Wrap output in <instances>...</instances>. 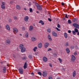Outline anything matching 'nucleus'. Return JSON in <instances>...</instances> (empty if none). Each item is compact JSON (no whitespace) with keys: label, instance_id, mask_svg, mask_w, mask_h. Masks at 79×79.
<instances>
[{"label":"nucleus","instance_id":"1","mask_svg":"<svg viewBox=\"0 0 79 79\" xmlns=\"http://www.w3.org/2000/svg\"><path fill=\"white\" fill-rule=\"evenodd\" d=\"M35 5L37 7V9L39 10H42V8L41 6L38 4V3H35Z\"/></svg>","mask_w":79,"mask_h":79},{"label":"nucleus","instance_id":"2","mask_svg":"<svg viewBox=\"0 0 79 79\" xmlns=\"http://www.w3.org/2000/svg\"><path fill=\"white\" fill-rule=\"evenodd\" d=\"M73 25L77 29H79V25L78 24L74 23L73 24Z\"/></svg>","mask_w":79,"mask_h":79},{"label":"nucleus","instance_id":"3","mask_svg":"<svg viewBox=\"0 0 79 79\" xmlns=\"http://www.w3.org/2000/svg\"><path fill=\"white\" fill-rule=\"evenodd\" d=\"M47 76V72L46 71H44L43 73V76L44 77H46Z\"/></svg>","mask_w":79,"mask_h":79},{"label":"nucleus","instance_id":"4","mask_svg":"<svg viewBox=\"0 0 79 79\" xmlns=\"http://www.w3.org/2000/svg\"><path fill=\"white\" fill-rule=\"evenodd\" d=\"M24 20L25 21L27 22L29 21V17L28 16H26L24 18Z\"/></svg>","mask_w":79,"mask_h":79},{"label":"nucleus","instance_id":"5","mask_svg":"<svg viewBox=\"0 0 79 79\" xmlns=\"http://www.w3.org/2000/svg\"><path fill=\"white\" fill-rule=\"evenodd\" d=\"M76 60V58L73 55H72V58L71 59V60L72 61H74V60Z\"/></svg>","mask_w":79,"mask_h":79},{"label":"nucleus","instance_id":"6","mask_svg":"<svg viewBox=\"0 0 79 79\" xmlns=\"http://www.w3.org/2000/svg\"><path fill=\"white\" fill-rule=\"evenodd\" d=\"M21 50V52L22 53H24V52H25L26 51V48L25 47L23 48L20 49Z\"/></svg>","mask_w":79,"mask_h":79},{"label":"nucleus","instance_id":"7","mask_svg":"<svg viewBox=\"0 0 79 79\" xmlns=\"http://www.w3.org/2000/svg\"><path fill=\"white\" fill-rule=\"evenodd\" d=\"M49 45V43L48 42L45 43L44 44V47L47 48L48 47V45Z\"/></svg>","mask_w":79,"mask_h":79},{"label":"nucleus","instance_id":"8","mask_svg":"<svg viewBox=\"0 0 79 79\" xmlns=\"http://www.w3.org/2000/svg\"><path fill=\"white\" fill-rule=\"evenodd\" d=\"M31 40L32 42H35L37 40V39L36 38L34 37H32L31 39Z\"/></svg>","mask_w":79,"mask_h":79},{"label":"nucleus","instance_id":"9","mask_svg":"<svg viewBox=\"0 0 79 79\" xmlns=\"http://www.w3.org/2000/svg\"><path fill=\"white\" fill-rule=\"evenodd\" d=\"M19 71L20 74H23V69L21 68L19 69Z\"/></svg>","mask_w":79,"mask_h":79},{"label":"nucleus","instance_id":"10","mask_svg":"<svg viewBox=\"0 0 79 79\" xmlns=\"http://www.w3.org/2000/svg\"><path fill=\"white\" fill-rule=\"evenodd\" d=\"M43 61L44 62H47L48 61V59L46 57H44L43 58Z\"/></svg>","mask_w":79,"mask_h":79},{"label":"nucleus","instance_id":"11","mask_svg":"<svg viewBox=\"0 0 79 79\" xmlns=\"http://www.w3.org/2000/svg\"><path fill=\"white\" fill-rule=\"evenodd\" d=\"M27 67V62H26L25 63L24 65L23 66V68L24 69H26V68Z\"/></svg>","mask_w":79,"mask_h":79},{"label":"nucleus","instance_id":"12","mask_svg":"<svg viewBox=\"0 0 79 79\" xmlns=\"http://www.w3.org/2000/svg\"><path fill=\"white\" fill-rule=\"evenodd\" d=\"M52 34L53 35V36H54V37H57L58 36V35H57V34H56V33H55V32L53 31L52 32Z\"/></svg>","mask_w":79,"mask_h":79},{"label":"nucleus","instance_id":"13","mask_svg":"<svg viewBox=\"0 0 79 79\" xmlns=\"http://www.w3.org/2000/svg\"><path fill=\"white\" fill-rule=\"evenodd\" d=\"M10 40H7L6 41V44H10Z\"/></svg>","mask_w":79,"mask_h":79},{"label":"nucleus","instance_id":"14","mask_svg":"<svg viewBox=\"0 0 79 79\" xmlns=\"http://www.w3.org/2000/svg\"><path fill=\"white\" fill-rule=\"evenodd\" d=\"M48 39L50 41H52V38L51 37V36L50 35H48Z\"/></svg>","mask_w":79,"mask_h":79},{"label":"nucleus","instance_id":"15","mask_svg":"<svg viewBox=\"0 0 79 79\" xmlns=\"http://www.w3.org/2000/svg\"><path fill=\"white\" fill-rule=\"evenodd\" d=\"M13 32H16V33H17L18 32V29L16 28H13Z\"/></svg>","mask_w":79,"mask_h":79},{"label":"nucleus","instance_id":"16","mask_svg":"<svg viewBox=\"0 0 79 79\" xmlns=\"http://www.w3.org/2000/svg\"><path fill=\"white\" fill-rule=\"evenodd\" d=\"M42 44L41 43H40L38 44V48H42Z\"/></svg>","mask_w":79,"mask_h":79},{"label":"nucleus","instance_id":"17","mask_svg":"<svg viewBox=\"0 0 79 79\" xmlns=\"http://www.w3.org/2000/svg\"><path fill=\"white\" fill-rule=\"evenodd\" d=\"M24 45L23 44H20L19 45V49H21V48H24Z\"/></svg>","mask_w":79,"mask_h":79},{"label":"nucleus","instance_id":"18","mask_svg":"<svg viewBox=\"0 0 79 79\" xmlns=\"http://www.w3.org/2000/svg\"><path fill=\"white\" fill-rule=\"evenodd\" d=\"M6 28L7 30H8V31H10V26H9L8 25H6Z\"/></svg>","mask_w":79,"mask_h":79},{"label":"nucleus","instance_id":"19","mask_svg":"<svg viewBox=\"0 0 79 79\" xmlns=\"http://www.w3.org/2000/svg\"><path fill=\"white\" fill-rule=\"evenodd\" d=\"M76 76V71H74L73 74V76L74 77H75Z\"/></svg>","mask_w":79,"mask_h":79},{"label":"nucleus","instance_id":"20","mask_svg":"<svg viewBox=\"0 0 79 79\" xmlns=\"http://www.w3.org/2000/svg\"><path fill=\"white\" fill-rule=\"evenodd\" d=\"M16 9L17 10H21V7L19 5H17L16 6Z\"/></svg>","mask_w":79,"mask_h":79},{"label":"nucleus","instance_id":"21","mask_svg":"<svg viewBox=\"0 0 79 79\" xmlns=\"http://www.w3.org/2000/svg\"><path fill=\"white\" fill-rule=\"evenodd\" d=\"M33 26H30L29 31H32V30H33Z\"/></svg>","mask_w":79,"mask_h":79},{"label":"nucleus","instance_id":"22","mask_svg":"<svg viewBox=\"0 0 79 79\" xmlns=\"http://www.w3.org/2000/svg\"><path fill=\"white\" fill-rule=\"evenodd\" d=\"M66 52L67 53L69 54L70 52V51L69 50V48H66Z\"/></svg>","mask_w":79,"mask_h":79},{"label":"nucleus","instance_id":"23","mask_svg":"<svg viewBox=\"0 0 79 79\" xmlns=\"http://www.w3.org/2000/svg\"><path fill=\"white\" fill-rule=\"evenodd\" d=\"M1 8L2 10H5V6L4 5H1Z\"/></svg>","mask_w":79,"mask_h":79},{"label":"nucleus","instance_id":"24","mask_svg":"<svg viewBox=\"0 0 79 79\" xmlns=\"http://www.w3.org/2000/svg\"><path fill=\"white\" fill-rule=\"evenodd\" d=\"M64 35L65 38H67L68 37V34L66 33H64Z\"/></svg>","mask_w":79,"mask_h":79},{"label":"nucleus","instance_id":"25","mask_svg":"<svg viewBox=\"0 0 79 79\" xmlns=\"http://www.w3.org/2000/svg\"><path fill=\"white\" fill-rule=\"evenodd\" d=\"M3 73H6V67H4L3 68Z\"/></svg>","mask_w":79,"mask_h":79},{"label":"nucleus","instance_id":"26","mask_svg":"<svg viewBox=\"0 0 79 79\" xmlns=\"http://www.w3.org/2000/svg\"><path fill=\"white\" fill-rule=\"evenodd\" d=\"M37 47H35L34 48L33 50L34 52H36V50H37Z\"/></svg>","mask_w":79,"mask_h":79},{"label":"nucleus","instance_id":"27","mask_svg":"<svg viewBox=\"0 0 79 79\" xmlns=\"http://www.w3.org/2000/svg\"><path fill=\"white\" fill-rule=\"evenodd\" d=\"M27 57L26 56H25L24 57H22V59L23 60H26L27 59Z\"/></svg>","mask_w":79,"mask_h":79},{"label":"nucleus","instance_id":"28","mask_svg":"<svg viewBox=\"0 0 79 79\" xmlns=\"http://www.w3.org/2000/svg\"><path fill=\"white\" fill-rule=\"evenodd\" d=\"M47 32H49V33L51 32V30L50 29L48 28V29H47Z\"/></svg>","mask_w":79,"mask_h":79},{"label":"nucleus","instance_id":"29","mask_svg":"<svg viewBox=\"0 0 79 79\" xmlns=\"http://www.w3.org/2000/svg\"><path fill=\"white\" fill-rule=\"evenodd\" d=\"M14 19H15V20H17L18 18L16 16H15L14 17Z\"/></svg>","mask_w":79,"mask_h":79},{"label":"nucleus","instance_id":"30","mask_svg":"<svg viewBox=\"0 0 79 79\" xmlns=\"http://www.w3.org/2000/svg\"><path fill=\"white\" fill-rule=\"evenodd\" d=\"M74 31L76 32L77 33L78 32V29H77V28H75L74 29Z\"/></svg>","mask_w":79,"mask_h":79},{"label":"nucleus","instance_id":"31","mask_svg":"<svg viewBox=\"0 0 79 79\" xmlns=\"http://www.w3.org/2000/svg\"><path fill=\"white\" fill-rule=\"evenodd\" d=\"M28 57L30 59H32V56L31 55H29L28 56Z\"/></svg>","mask_w":79,"mask_h":79},{"label":"nucleus","instance_id":"32","mask_svg":"<svg viewBox=\"0 0 79 79\" xmlns=\"http://www.w3.org/2000/svg\"><path fill=\"white\" fill-rule=\"evenodd\" d=\"M59 60L60 63H61V62H62V61H63L62 59H61V58H59Z\"/></svg>","mask_w":79,"mask_h":79},{"label":"nucleus","instance_id":"33","mask_svg":"<svg viewBox=\"0 0 79 79\" xmlns=\"http://www.w3.org/2000/svg\"><path fill=\"white\" fill-rule=\"evenodd\" d=\"M72 32L73 33V35H76V32L74 31H72Z\"/></svg>","mask_w":79,"mask_h":79},{"label":"nucleus","instance_id":"34","mask_svg":"<svg viewBox=\"0 0 79 79\" xmlns=\"http://www.w3.org/2000/svg\"><path fill=\"white\" fill-rule=\"evenodd\" d=\"M73 22H75L76 21H77V19L76 18H75L73 20Z\"/></svg>","mask_w":79,"mask_h":79},{"label":"nucleus","instance_id":"35","mask_svg":"<svg viewBox=\"0 0 79 79\" xmlns=\"http://www.w3.org/2000/svg\"><path fill=\"white\" fill-rule=\"evenodd\" d=\"M68 23L69 24L71 23V20H70V19L68 20Z\"/></svg>","mask_w":79,"mask_h":79},{"label":"nucleus","instance_id":"36","mask_svg":"<svg viewBox=\"0 0 79 79\" xmlns=\"http://www.w3.org/2000/svg\"><path fill=\"white\" fill-rule=\"evenodd\" d=\"M2 5H4V6L5 5V2H2Z\"/></svg>","mask_w":79,"mask_h":79},{"label":"nucleus","instance_id":"37","mask_svg":"<svg viewBox=\"0 0 79 79\" xmlns=\"http://www.w3.org/2000/svg\"><path fill=\"white\" fill-rule=\"evenodd\" d=\"M65 46L66 47H68L69 46L68 43H66L65 44Z\"/></svg>","mask_w":79,"mask_h":79},{"label":"nucleus","instance_id":"38","mask_svg":"<svg viewBox=\"0 0 79 79\" xmlns=\"http://www.w3.org/2000/svg\"><path fill=\"white\" fill-rule=\"evenodd\" d=\"M38 74H39V75H40V76H41L42 75V73H41V72H38Z\"/></svg>","mask_w":79,"mask_h":79},{"label":"nucleus","instance_id":"39","mask_svg":"<svg viewBox=\"0 0 79 79\" xmlns=\"http://www.w3.org/2000/svg\"><path fill=\"white\" fill-rule=\"evenodd\" d=\"M29 35V34H28V33H27L25 35V36L26 37H28V36Z\"/></svg>","mask_w":79,"mask_h":79},{"label":"nucleus","instance_id":"40","mask_svg":"<svg viewBox=\"0 0 79 79\" xmlns=\"http://www.w3.org/2000/svg\"><path fill=\"white\" fill-rule=\"evenodd\" d=\"M56 29L58 31H60V29H59V28H58L56 27Z\"/></svg>","mask_w":79,"mask_h":79},{"label":"nucleus","instance_id":"41","mask_svg":"<svg viewBox=\"0 0 79 79\" xmlns=\"http://www.w3.org/2000/svg\"><path fill=\"white\" fill-rule=\"evenodd\" d=\"M57 27H58V28H60V25L59 24H57Z\"/></svg>","mask_w":79,"mask_h":79},{"label":"nucleus","instance_id":"42","mask_svg":"<svg viewBox=\"0 0 79 79\" xmlns=\"http://www.w3.org/2000/svg\"><path fill=\"white\" fill-rule=\"evenodd\" d=\"M51 50H52V49H51V48H49L48 50V52H49V51H51Z\"/></svg>","mask_w":79,"mask_h":79},{"label":"nucleus","instance_id":"43","mask_svg":"<svg viewBox=\"0 0 79 79\" xmlns=\"http://www.w3.org/2000/svg\"><path fill=\"white\" fill-rule=\"evenodd\" d=\"M30 11L31 12L32 11V8H30Z\"/></svg>","mask_w":79,"mask_h":79},{"label":"nucleus","instance_id":"44","mask_svg":"<svg viewBox=\"0 0 79 79\" xmlns=\"http://www.w3.org/2000/svg\"><path fill=\"white\" fill-rule=\"evenodd\" d=\"M74 55H77V52H74Z\"/></svg>","mask_w":79,"mask_h":79},{"label":"nucleus","instance_id":"45","mask_svg":"<svg viewBox=\"0 0 79 79\" xmlns=\"http://www.w3.org/2000/svg\"><path fill=\"white\" fill-rule=\"evenodd\" d=\"M61 4L62 6H64V3L63 2H61Z\"/></svg>","mask_w":79,"mask_h":79},{"label":"nucleus","instance_id":"46","mask_svg":"<svg viewBox=\"0 0 79 79\" xmlns=\"http://www.w3.org/2000/svg\"><path fill=\"white\" fill-rule=\"evenodd\" d=\"M48 79H53V78H52V77H48Z\"/></svg>","mask_w":79,"mask_h":79},{"label":"nucleus","instance_id":"47","mask_svg":"<svg viewBox=\"0 0 79 79\" xmlns=\"http://www.w3.org/2000/svg\"><path fill=\"white\" fill-rule=\"evenodd\" d=\"M10 4H13V1H10Z\"/></svg>","mask_w":79,"mask_h":79},{"label":"nucleus","instance_id":"48","mask_svg":"<svg viewBox=\"0 0 79 79\" xmlns=\"http://www.w3.org/2000/svg\"><path fill=\"white\" fill-rule=\"evenodd\" d=\"M42 22H43V21L42 20H40V21L39 22V23H42Z\"/></svg>","mask_w":79,"mask_h":79},{"label":"nucleus","instance_id":"49","mask_svg":"<svg viewBox=\"0 0 79 79\" xmlns=\"http://www.w3.org/2000/svg\"><path fill=\"white\" fill-rule=\"evenodd\" d=\"M48 21H49L51 22L52 21V19H50V18H48Z\"/></svg>","mask_w":79,"mask_h":79},{"label":"nucleus","instance_id":"50","mask_svg":"<svg viewBox=\"0 0 79 79\" xmlns=\"http://www.w3.org/2000/svg\"><path fill=\"white\" fill-rule=\"evenodd\" d=\"M23 30H25L26 28L24 27H23L22 28Z\"/></svg>","mask_w":79,"mask_h":79},{"label":"nucleus","instance_id":"51","mask_svg":"<svg viewBox=\"0 0 79 79\" xmlns=\"http://www.w3.org/2000/svg\"><path fill=\"white\" fill-rule=\"evenodd\" d=\"M68 16V15H67V14H66L65 15V17L66 18H68V17H67Z\"/></svg>","mask_w":79,"mask_h":79},{"label":"nucleus","instance_id":"52","mask_svg":"<svg viewBox=\"0 0 79 79\" xmlns=\"http://www.w3.org/2000/svg\"><path fill=\"white\" fill-rule=\"evenodd\" d=\"M49 66H50V67H52V64H49Z\"/></svg>","mask_w":79,"mask_h":79},{"label":"nucleus","instance_id":"53","mask_svg":"<svg viewBox=\"0 0 79 79\" xmlns=\"http://www.w3.org/2000/svg\"><path fill=\"white\" fill-rule=\"evenodd\" d=\"M71 48L72 49H74V47H71Z\"/></svg>","mask_w":79,"mask_h":79},{"label":"nucleus","instance_id":"54","mask_svg":"<svg viewBox=\"0 0 79 79\" xmlns=\"http://www.w3.org/2000/svg\"><path fill=\"white\" fill-rule=\"evenodd\" d=\"M68 32L69 33H71V30H69Z\"/></svg>","mask_w":79,"mask_h":79},{"label":"nucleus","instance_id":"55","mask_svg":"<svg viewBox=\"0 0 79 79\" xmlns=\"http://www.w3.org/2000/svg\"><path fill=\"white\" fill-rule=\"evenodd\" d=\"M41 24V25H44V23H43V22H42Z\"/></svg>","mask_w":79,"mask_h":79},{"label":"nucleus","instance_id":"56","mask_svg":"<svg viewBox=\"0 0 79 79\" xmlns=\"http://www.w3.org/2000/svg\"><path fill=\"white\" fill-rule=\"evenodd\" d=\"M13 56L14 58H16V56L14 55H13Z\"/></svg>","mask_w":79,"mask_h":79},{"label":"nucleus","instance_id":"57","mask_svg":"<svg viewBox=\"0 0 79 79\" xmlns=\"http://www.w3.org/2000/svg\"><path fill=\"white\" fill-rule=\"evenodd\" d=\"M9 21L10 22H11V19H10L9 20Z\"/></svg>","mask_w":79,"mask_h":79},{"label":"nucleus","instance_id":"58","mask_svg":"<svg viewBox=\"0 0 79 79\" xmlns=\"http://www.w3.org/2000/svg\"><path fill=\"white\" fill-rule=\"evenodd\" d=\"M77 33V35H79V32H78Z\"/></svg>","mask_w":79,"mask_h":79},{"label":"nucleus","instance_id":"59","mask_svg":"<svg viewBox=\"0 0 79 79\" xmlns=\"http://www.w3.org/2000/svg\"><path fill=\"white\" fill-rule=\"evenodd\" d=\"M28 6H31V4H29V5H28Z\"/></svg>","mask_w":79,"mask_h":79},{"label":"nucleus","instance_id":"60","mask_svg":"<svg viewBox=\"0 0 79 79\" xmlns=\"http://www.w3.org/2000/svg\"><path fill=\"white\" fill-rule=\"evenodd\" d=\"M24 10H25V11H26V10H27V9H26V8H24Z\"/></svg>","mask_w":79,"mask_h":79},{"label":"nucleus","instance_id":"61","mask_svg":"<svg viewBox=\"0 0 79 79\" xmlns=\"http://www.w3.org/2000/svg\"><path fill=\"white\" fill-rule=\"evenodd\" d=\"M31 74H32V75H34V73H31Z\"/></svg>","mask_w":79,"mask_h":79},{"label":"nucleus","instance_id":"62","mask_svg":"<svg viewBox=\"0 0 79 79\" xmlns=\"http://www.w3.org/2000/svg\"><path fill=\"white\" fill-rule=\"evenodd\" d=\"M56 79H60V78L58 77L57 78H56Z\"/></svg>","mask_w":79,"mask_h":79},{"label":"nucleus","instance_id":"63","mask_svg":"<svg viewBox=\"0 0 79 79\" xmlns=\"http://www.w3.org/2000/svg\"><path fill=\"white\" fill-rule=\"evenodd\" d=\"M36 13H39V11H37Z\"/></svg>","mask_w":79,"mask_h":79},{"label":"nucleus","instance_id":"64","mask_svg":"<svg viewBox=\"0 0 79 79\" xmlns=\"http://www.w3.org/2000/svg\"><path fill=\"white\" fill-rule=\"evenodd\" d=\"M54 55H55V56H56V54H54Z\"/></svg>","mask_w":79,"mask_h":79}]
</instances>
